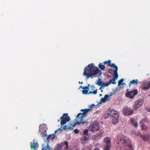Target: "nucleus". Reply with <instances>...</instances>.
Here are the masks:
<instances>
[{"label":"nucleus","instance_id":"20","mask_svg":"<svg viewBox=\"0 0 150 150\" xmlns=\"http://www.w3.org/2000/svg\"><path fill=\"white\" fill-rule=\"evenodd\" d=\"M108 64L109 66V67H111L115 68L116 67H117L116 65H115V64H111V61L110 60H108Z\"/></svg>","mask_w":150,"mask_h":150},{"label":"nucleus","instance_id":"12","mask_svg":"<svg viewBox=\"0 0 150 150\" xmlns=\"http://www.w3.org/2000/svg\"><path fill=\"white\" fill-rule=\"evenodd\" d=\"M60 130V129H57L55 131L54 133L52 134L51 135H49L47 136L46 138H44V139L45 140V141H47L48 142H49L50 141V139L51 138L52 139H54L56 137V135H55V134L57 133L58 132V130Z\"/></svg>","mask_w":150,"mask_h":150},{"label":"nucleus","instance_id":"2","mask_svg":"<svg viewBox=\"0 0 150 150\" xmlns=\"http://www.w3.org/2000/svg\"><path fill=\"white\" fill-rule=\"evenodd\" d=\"M99 71L97 67H96L93 63H91L85 68L83 75L86 76L88 79L89 77L92 78V76L96 75Z\"/></svg>","mask_w":150,"mask_h":150},{"label":"nucleus","instance_id":"45","mask_svg":"<svg viewBox=\"0 0 150 150\" xmlns=\"http://www.w3.org/2000/svg\"><path fill=\"white\" fill-rule=\"evenodd\" d=\"M101 92H103V90H101Z\"/></svg>","mask_w":150,"mask_h":150},{"label":"nucleus","instance_id":"15","mask_svg":"<svg viewBox=\"0 0 150 150\" xmlns=\"http://www.w3.org/2000/svg\"><path fill=\"white\" fill-rule=\"evenodd\" d=\"M31 148L34 150H36V148L38 147V143L36 142H33L30 143Z\"/></svg>","mask_w":150,"mask_h":150},{"label":"nucleus","instance_id":"30","mask_svg":"<svg viewBox=\"0 0 150 150\" xmlns=\"http://www.w3.org/2000/svg\"><path fill=\"white\" fill-rule=\"evenodd\" d=\"M103 82L100 81V79H99V80L97 81V84H98L99 86H101L102 84V83Z\"/></svg>","mask_w":150,"mask_h":150},{"label":"nucleus","instance_id":"1","mask_svg":"<svg viewBox=\"0 0 150 150\" xmlns=\"http://www.w3.org/2000/svg\"><path fill=\"white\" fill-rule=\"evenodd\" d=\"M118 147L121 149L133 150L134 148L129 138L125 136L119 137L117 140Z\"/></svg>","mask_w":150,"mask_h":150},{"label":"nucleus","instance_id":"16","mask_svg":"<svg viewBox=\"0 0 150 150\" xmlns=\"http://www.w3.org/2000/svg\"><path fill=\"white\" fill-rule=\"evenodd\" d=\"M91 91H93V90H94V91H89L88 93V94H93L94 95H95V94H96V93H97V89H96L95 90V87L94 86H91Z\"/></svg>","mask_w":150,"mask_h":150},{"label":"nucleus","instance_id":"42","mask_svg":"<svg viewBox=\"0 0 150 150\" xmlns=\"http://www.w3.org/2000/svg\"><path fill=\"white\" fill-rule=\"evenodd\" d=\"M83 87L82 86H80V88H83Z\"/></svg>","mask_w":150,"mask_h":150},{"label":"nucleus","instance_id":"48","mask_svg":"<svg viewBox=\"0 0 150 150\" xmlns=\"http://www.w3.org/2000/svg\"><path fill=\"white\" fill-rule=\"evenodd\" d=\"M81 84L83 83V82H81Z\"/></svg>","mask_w":150,"mask_h":150},{"label":"nucleus","instance_id":"33","mask_svg":"<svg viewBox=\"0 0 150 150\" xmlns=\"http://www.w3.org/2000/svg\"><path fill=\"white\" fill-rule=\"evenodd\" d=\"M115 70H113L111 69H110L109 70V73L111 74H112L114 73Z\"/></svg>","mask_w":150,"mask_h":150},{"label":"nucleus","instance_id":"39","mask_svg":"<svg viewBox=\"0 0 150 150\" xmlns=\"http://www.w3.org/2000/svg\"><path fill=\"white\" fill-rule=\"evenodd\" d=\"M108 61H106L104 62L103 64L104 63V64H105L106 63H108Z\"/></svg>","mask_w":150,"mask_h":150},{"label":"nucleus","instance_id":"18","mask_svg":"<svg viewBox=\"0 0 150 150\" xmlns=\"http://www.w3.org/2000/svg\"><path fill=\"white\" fill-rule=\"evenodd\" d=\"M115 69V70L114 71V76L113 78L116 80L118 77V75L117 74L118 67H116V68Z\"/></svg>","mask_w":150,"mask_h":150},{"label":"nucleus","instance_id":"3","mask_svg":"<svg viewBox=\"0 0 150 150\" xmlns=\"http://www.w3.org/2000/svg\"><path fill=\"white\" fill-rule=\"evenodd\" d=\"M95 106L94 104H93L90 105H89V109L81 110V111L83 112L81 113H79L78 114L76 119L78 120L82 121V122H86L85 121H83V118L86 117L88 112H90L92 110L93 106Z\"/></svg>","mask_w":150,"mask_h":150},{"label":"nucleus","instance_id":"32","mask_svg":"<svg viewBox=\"0 0 150 150\" xmlns=\"http://www.w3.org/2000/svg\"><path fill=\"white\" fill-rule=\"evenodd\" d=\"M88 130L87 129H86L85 130L83 133V134L84 135H86L87 136H88Z\"/></svg>","mask_w":150,"mask_h":150},{"label":"nucleus","instance_id":"17","mask_svg":"<svg viewBox=\"0 0 150 150\" xmlns=\"http://www.w3.org/2000/svg\"><path fill=\"white\" fill-rule=\"evenodd\" d=\"M89 84L88 86L83 87L82 88L83 89V90L82 91V92L83 94H87L88 93V92L89 90Z\"/></svg>","mask_w":150,"mask_h":150},{"label":"nucleus","instance_id":"5","mask_svg":"<svg viewBox=\"0 0 150 150\" xmlns=\"http://www.w3.org/2000/svg\"><path fill=\"white\" fill-rule=\"evenodd\" d=\"M70 120V118L68 115V114L64 113L60 117V119L58 120L57 121L58 122H60V124L62 127L65 124L66 122L69 121Z\"/></svg>","mask_w":150,"mask_h":150},{"label":"nucleus","instance_id":"11","mask_svg":"<svg viewBox=\"0 0 150 150\" xmlns=\"http://www.w3.org/2000/svg\"><path fill=\"white\" fill-rule=\"evenodd\" d=\"M68 143L67 141H64L60 144H57L55 150H60L62 147L65 145V149L66 150L68 149Z\"/></svg>","mask_w":150,"mask_h":150},{"label":"nucleus","instance_id":"8","mask_svg":"<svg viewBox=\"0 0 150 150\" xmlns=\"http://www.w3.org/2000/svg\"><path fill=\"white\" fill-rule=\"evenodd\" d=\"M138 93L137 89H134L131 91H127L125 95L127 97L132 99L135 95L137 94Z\"/></svg>","mask_w":150,"mask_h":150},{"label":"nucleus","instance_id":"31","mask_svg":"<svg viewBox=\"0 0 150 150\" xmlns=\"http://www.w3.org/2000/svg\"><path fill=\"white\" fill-rule=\"evenodd\" d=\"M116 80L115 79H114L113 78L112 79H110V81L109 82L110 83H111L112 84H115L116 82H115V81Z\"/></svg>","mask_w":150,"mask_h":150},{"label":"nucleus","instance_id":"44","mask_svg":"<svg viewBox=\"0 0 150 150\" xmlns=\"http://www.w3.org/2000/svg\"><path fill=\"white\" fill-rule=\"evenodd\" d=\"M102 96V94H100V96Z\"/></svg>","mask_w":150,"mask_h":150},{"label":"nucleus","instance_id":"43","mask_svg":"<svg viewBox=\"0 0 150 150\" xmlns=\"http://www.w3.org/2000/svg\"><path fill=\"white\" fill-rule=\"evenodd\" d=\"M102 87L101 86V87H100V88H99V90L101 89V88H102Z\"/></svg>","mask_w":150,"mask_h":150},{"label":"nucleus","instance_id":"29","mask_svg":"<svg viewBox=\"0 0 150 150\" xmlns=\"http://www.w3.org/2000/svg\"><path fill=\"white\" fill-rule=\"evenodd\" d=\"M148 128V127L144 125H142V130H146Z\"/></svg>","mask_w":150,"mask_h":150},{"label":"nucleus","instance_id":"22","mask_svg":"<svg viewBox=\"0 0 150 150\" xmlns=\"http://www.w3.org/2000/svg\"><path fill=\"white\" fill-rule=\"evenodd\" d=\"M130 120L132 124L134 125L135 127H137L138 126V123L136 122L134 118H131Z\"/></svg>","mask_w":150,"mask_h":150},{"label":"nucleus","instance_id":"14","mask_svg":"<svg viewBox=\"0 0 150 150\" xmlns=\"http://www.w3.org/2000/svg\"><path fill=\"white\" fill-rule=\"evenodd\" d=\"M150 88V82L146 81L142 84V89L144 90H147Z\"/></svg>","mask_w":150,"mask_h":150},{"label":"nucleus","instance_id":"35","mask_svg":"<svg viewBox=\"0 0 150 150\" xmlns=\"http://www.w3.org/2000/svg\"><path fill=\"white\" fill-rule=\"evenodd\" d=\"M110 96V95H105V96H104V98H105V99L107 101L108 98Z\"/></svg>","mask_w":150,"mask_h":150},{"label":"nucleus","instance_id":"24","mask_svg":"<svg viewBox=\"0 0 150 150\" xmlns=\"http://www.w3.org/2000/svg\"><path fill=\"white\" fill-rule=\"evenodd\" d=\"M140 137L144 141H146L148 140V137L147 136L141 135Z\"/></svg>","mask_w":150,"mask_h":150},{"label":"nucleus","instance_id":"23","mask_svg":"<svg viewBox=\"0 0 150 150\" xmlns=\"http://www.w3.org/2000/svg\"><path fill=\"white\" fill-rule=\"evenodd\" d=\"M118 117H113V119H112V123L113 124H115L118 122Z\"/></svg>","mask_w":150,"mask_h":150},{"label":"nucleus","instance_id":"28","mask_svg":"<svg viewBox=\"0 0 150 150\" xmlns=\"http://www.w3.org/2000/svg\"><path fill=\"white\" fill-rule=\"evenodd\" d=\"M124 81V79H121L120 80H119L118 81V86H120V85H122L123 84V83H122V82H123Z\"/></svg>","mask_w":150,"mask_h":150},{"label":"nucleus","instance_id":"27","mask_svg":"<svg viewBox=\"0 0 150 150\" xmlns=\"http://www.w3.org/2000/svg\"><path fill=\"white\" fill-rule=\"evenodd\" d=\"M42 150H51L50 148L49 147V145L47 144L46 146L42 149Z\"/></svg>","mask_w":150,"mask_h":150},{"label":"nucleus","instance_id":"7","mask_svg":"<svg viewBox=\"0 0 150 150\" xmlns=\"http://www.w3.org/2000/svg\"><path fill=\"white\" fill-rule=\"evenodd\" d=\"M144 100L143 99L138 100L134 103L133 108L135 110H137L138 108H140L143 103Z\"/></svg>","mask_w":150,"mask_h":150},{"label":"nucleus","instance_id":"37","mask_svg":"<svg viewBox=\"0 0 150 150\" xmlns=\"http://www.w3.org/2000/svg\"><path fill=\"white\" fill-rule=\"evenodd\" d=\"M101 102H105L106 101V100L105 99V98H101Z\"/></svg>","mask_w":150,"mask_h":150},{"label":"nucleus","instance_id":"25","mask_svg":"<svg viewBox=\"0 0 150 150\" xmlns=\"http://www.w3.org/2000/svg\"><path fill=\"white\" fill-rule=\"evenodd\" d=\"M98 67L100 69L102 70H104L105 69V66L104 65H102L101 63L99 65Z\"/></svg>","mask_w":150,"mask_h":150},{"label":"nucleus","instance_id":"4","mask_svg":"<svg viewBox=\"0 0 150 150\" xmlns=\"http://www.w3.org/2000/svg\"><path fill=\"white\" fill-rule=\"evenodd\" d=\"M99 126L100 125L98 122L93 121L90 125L88 130L93 132H97L100 130Z\"/></svg>","mask_w":150,"mask_h":150},{"label":"nucleus","instance_id":"13","mask_svg":"<svg viewBox=\"0 0 150 150\" xmlns=\"http://www.w3.org/2000/svg\"><path fill=\"white\" fill-rule=\"evenodd\" d=\"M108 114L112 117H119V115L118 112L115 111L114 110H109L108 112Z\"/></svg>","mask_w":150,"mask_h":150},{"label":"nucleus","instance_id":"9","mask_svg":"<svg viewBox=\"0 0 150 150\" xmlns=\"http://www.w3.org/2000/svg\"><path fill=\"white\" fill-rule=\"evenodd\" d=\"M104 142L106 144L104 150H109L111 146V140L109 137H107L104 139Z\"/></svg>","mask_w":150,"mask_h":150},{"label":"nucleus","instance_id":"40","mask_svg":"<svg viewBox=\"0 0 150 150\" xmlns=\"http://www.w3.org/2000/svg\"><path fill=\"white\" fill-rule=\"evenodd\" d=\"M148 110L149 112H150V107L148 108Z\"/></svg>","mask_w":150,"mask_h":150},{"label":"nucleus","instance_id":"47","mask_svg":"<svg viewBox=\"0 0 150 150\" xmlns=\"http://www.w3.org/2000/svg\"><path fill=\"white\" fill-rule=\"evenodd\" d=\"M75 150H79V149H76Z\"/></svg>","mask_w":150,"mask_h":150},{"label":"nucleus","instance_id":"26","mask_svg":"<svg viewBox=\"0 0 150 150\" xmlns=\"http://www.w3.org/2000/svg\"><path fill=\"white\" fill-rule=\"evenodd\" d=\"M110 84V82H107L106 83H105L103 82L102 83V84L101 85V86L103 87H104L105 86H107L109 85Z\"/></svg>","mask_w":150,"mask_h":150},{"label":"nucleus","instance_id":"6","mask_svg":"<svg viewBox=\"0 0 150 150\" xmlns=\"http://www.w3.org/2000/svg\"><path fill=\"white\" fill-rule=\"evenodd\" d=\"M77 121L76 123H74L70 124V125L69 126H67L66 125H64L63 127V129H71V130L73 129V128L75 127L76 124H78L79 125L80 124H87L86 122H82V121H79L77 119Z\"/></svg>","mask_w":150,"mask_h":150},{"label":"nucleus","instance_id":"38","mask_svg":"<svg viewBox=\"0 0 150 150\" xmlns=\"http://www.w3.org/2000/svg\"><path fill=\"white\" fill-rule=\"evenodd\" d=\"M82 140L85 141L88 140V138L84 136L82 137Z\"/></svg>","mask_w":150,"mask_h":150},{"label":"nucleus","instance_id":"19","mask_svg":"<svg viewBox=\"0 0 150 150\" xmlns=\"http://www.w3.org/2000/svg\"><path fill=\"white\" fill-rule=\"evenodd\" d=\"M104 133V131L103 130H100L99 132L97 134H96L95 135V138L100 137L101 136L102 134Z\"/></svg>","mask_w":150,"mask_h":150},{"label":"nucleus","instance_id":"41","mask_svg":"<svg viewBox=\"0 0 150 150\" xmlns=\"http://www.w3.org/2000/svg\"><path fill=\"white\" fill-rule=\"evenodd\" d=\"M94 150H100L98 148H96Z\"/></svg>","mask_w":150,"mask_h":150},{"label":"nucleus","instance_id":"34","mask_svg":"<svg viewBox=\"0 0 150 150\" xmlns=\"http://www.w3.org/2000/svg\"><path fill=\"white\" fill-rule=\"evenodd\" d=\"M84 150H91L89 147L88 146H85L83 149Z\"/></svg>","mask_w":150,"mask_h":150},{"label":"nucleus","instance_id":"36","mask_svg":"<svg viewBox=\"0 0 150 150\" xmlns=\"http://www.w3.org/2000/svg\"><path fill=\"white\" fill-rule=\"evenodd\" d=\"M74 132L75 134H78L79 132V130L77 129H75L74 130Z\"/></svg>","mask_w":150,"mask_h":150},{"label":"nucleus","instance_id":"21","mask_svg":"<svg viewBox=\"0 0 150 150\" xmlns=\"http://www.w3.org/2000/svg\"><path fill=\"white\" fill-rule=\"evenodd\" d=\"M138 82L137 79L133 80L130 81L129 83V87L131 86V85L132 84H137Z\"/></svg>","mask_w":150,"mask_h":150},{"label":"nucleus","instance_id":"46","mask_svg":"<svg viewBox=\"0 0 150 150\" xmlns=\"http://www.w3.org/2000/svg\"><path fill=\"white\" fill-rule=\"evenodd\" d=\"M47 136L46 135H45L44 137H46ZM43 137H44V136H43Z\"/></svg>","mask_w":150,"mask_h":150},{"label":"nucleus","instance_id":"10","mask_svg":"<svg viewBox=\"0 0 150 150\" xmlns=\"http://www.w3.org/2000/svg\"><path fill=\"white\" fill-rule=\"evenodd\" d=\"M134 111V110L126 107L124 108L123 112L124 115L127 116L133 114Z\"/></svg>","mask_w":150,"mask_h":150}]
</instances>
